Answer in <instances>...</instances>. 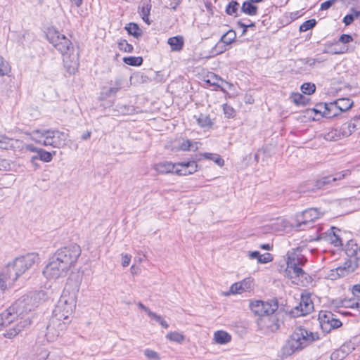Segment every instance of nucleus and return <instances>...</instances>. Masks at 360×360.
<instances>
[{
	"label": "nucleus",
	"instance_id": "nucleus-25",
	"mask_svg": "<svg viewBox=\"0 0 360 360\" xmlns=\"http://www.w3.org/2000/svg\"><path fill=\"white\" fill-rule=\"evenodd\" d=\"M168 44L170 46L172 51H179L183 49L184 41L181 36H176L170 37L167 41Z\"/></svg>",
	"mask_w": 360,
	"mask_h": 360
},
{
	"label": "nucleus",
	"instance_id": "nucleus-44",
	"mask_svg": "<svg viewBox=\"0 0 360 360\" xmlns=\"http://www.w3.org/2000/svg\"><path fill=\"white\" fill-rule=\"evenodd\" d=\"M186 166L187 162H178L176 164V167H180V168H176L174 170V173L181 176L190 174L189 173H188V167Z\"/></svg>",
	"mask_w": 360,
	"mask_h": 360
},
{
	"label": "nucleus",
	"instance_id": "nucleus-23",
	"mask_svg": "<svg viewBox=\"0 0 360 360\" xmlns=\"http://www.w3.org/2000/svg\"><path fill=\"white\" fill-rule=\"evenodd\" d=\"M316 184H317V180H316L315 181H306L298 187V188H297L298 192L300 193H306L314 192L316 190L323 188V187H321V186L319 187Z\"/></svg>",
	"mask_w": 360,
	"mask_h": 360
},
{
	"label": "nucleus",
	"instance_id": "nucleus-32",
	"mask_svg": "<svg viewBox=\"0 0 360 360\" xmlns=\"http://www.w3.org/2000/svg\"><path fill=\"white\" fill-rule=\"evenodd\" d=\"M257 6L248 1H244L241 6V11L248 15H255L257 13Z\"/></svg>",
	"mask_w": 360,
	"mask_h": 360
},
{
	"label": "nucleus",
	"instance_id": "nucleus-6",
	"mask_svg": "<svg viewBox=\"0 0 360 360\" xmlns=\"http://www.w3.org/2000/svg\"><path fill=\"white\" fill-rule=\"evenodd\" d=\"M307 261V258L297 251L288 252L285 275L290 278H298L302 282L305 280L308 283L307 278L311 277L302 269Z\"/></svg>",
	"mask_w": 360,
	"mask_h": 360
},
{
	"label": "nucleus",
	"instance_id": "nucleus-38",
	"mask_svg": "<svg viewBox=\"0 0 360 360\" xmlns=\"http://www.w3.org/2000/svg\"><path fill=\"white\" fill-rule=\"evenodd\" d=\"M292 101L297 105H305L309 99L300 93H292L291 94Z\"/></svg>",
	"mask_w": 360,
	"mask_h": 360
},
{
	"label": "nucleus",
	"instance_id": "nucleus-24",
	"mask_svg": "<svg viewBox=\"0 0 360 360\" xmlns=\"http://www.w3.org/2000/svg\"><path fill=\"white\" fill-rule=\"evenodd\" d=\"M64 67L70 75H72L77 70V61L75 58L70 59L71 55L63 56Z\"/></svg>",
	"mask_w": 360,
	"mask_h": 360
},
{
	"label": "nucleus",
	"instance_id": "nucleus-59",
	"mask_svg": "<svg viewBox=\"0 0 360 360\" xmlns=\"http://www.w3.org/2000/svg\"><path fill=\"white\" fill-rule=\"evenodd\" d=\"M338 0H327L321 4L320 10H328L329 9L335 2Z\"/></svg>",
	"mask_w": 360,
	"mask_h": 360
},
{
	"label": "nucleus",
	"instance_id": "nucleus-62",
	"mask_svg": "<svg viewBox=\"0 0 360 360\" xmlns=\"http://www.w3.org/2000/svg\"><path fill=\"white\" fill-rule=\"evenodd\" d=\"M354 16L352 14V13L350 12L349 13H348L347 15H346L344 17L342 22L345 23V25L346 26H348V25H351L354 22Z\"/></svg>",
	"mask_w": 360,
	"mask_h": 360
},
{
	"label": "nucleus",
	"instance_id": "nucleus-64",
	"mask_svg": "<svg viewBox=\"0 0 360 360\" xmlns=\"http://www.w3.org/2000/svg\"><path fill=\"white\" fill-rule=\"evenodd\" d=\"M261 256V254L259 251H252L249 252V257L252 259H256L257 262Z\"/></svg>",
	"mask_w": 360,
	"mask_h": 360
},
{
	"label": "nucleus",
	"instance_id": "nucleus-41",
	"mask_svg": "<svg viewBox=\"0 0 360 360\" xmlns=\"http://www.w3.org/2000/svg\"><path fill=\"white\" fill-rule=\"evenodd\" d=\"M203 156L206 159L212 160L220 167L223 166L224 164V160L218 154L205 153L203 154Z\"/></svg>",
	"mask_w": 360,
	"mask_h": 360
},
{
	"label": "nucleus",
	"instance_id": "nucleus-12",
	"mask_svg": "<svg viewBox=\"0 0 360 360\" xmlns=\"http://www.w3.org/2000/svg\"><path fill=\"white\" fill-rule=\"evenodd\" d=\"M330 311H321L319 314L320 326L323 332L329 333L342 326V322Z\"/></svg>",
	"mask_w": 360,
	"mask_h": 360
},
{
	"label": "nucleus",
	"instance_id": "nucleus-48",
	"mask_svg": "<svg viewBox=\"0 0 360 360\" xmlns=\"http://www.w3.org/2000/svg\"><path fill=\"white\" fill-rule=\"evenodd\" d=\"M223 111L227 118H233L236 115L235 110L227 103L223 105Z\"/></svg>",
	"mask_w": 360,
	"mask_h": 360
},
{
	"label": "nucleus",
	"instance_id": "nucleus-37",
	"mask_svg": "<svg viewBox=\"0 0 360 360\" xmlns=\"http://www.w3.org/2000/svg\"><path fill=\"white\" fill-rule=\"evenodd\" d=\"M206 83L209 84L210 86H214L217 88H220L221 90H223L222 86L219 83V82H221V83L226 82L224 80H223L221 77L217 76L215 74H212L209 79L205 80Z\"/></svg>",
	"mask_w": 360,
	"mask_h": 360
},
{
	"label": "nucleus",
	"instance_id": "nucleus-53",
	"mask_svg": "<svg viewBox=\"0 0 360 360\" xmlns=\"http://www.w3.org/2000/svg\"><path fill=\"white\" fill-rule=\"evenodd\" d=\"M239 284L241 285L243 292H245L252 288V280L250 278H248L239 282Z\"/></svg>",
	"mask_w": 360,
	"mask_h": 360
},
{
	"label": "nucleus",
	"instance_id": "nucleus-8",
	"mask_svg": "<svg viewBox=\"0 0 360 360\" xmlns=\"http://www.w3.org/2000/svg\"><path fill=\"white\" fill-rule=\"evenodd\" d=\"M46 39L62 56L71 55L74 52L71 41L54 28L48 30Z\"/></svg>",
	"mask_w": 360,
	"mask_h": 360
},
{
	"label": "nucleus",
	"instance_id": "nucleus-4",
	"mask_svg": "<svg viewBox=\"0 0 360 360\" xmlns=\"http://www.w3.org/2000/svg\"><path fill=\"white\" fill-rule=\"evenodd\" d=\"M319 339V335L317 333H312L302 326L297 327L283 346L281 356L288 357Z\"/></svg>",
	"mask_w": 360,
	"mask_h": 360
},
{
	"label": "nucleus",
	"instance_id": "nucleus-16",
	"mask_svg": "<svg viewBox=\"0 0 360 360\" xmlns=\"http://www.w3.org/2000/svg\"><path fill=\"white\" fill-rule=\"evenodd\" d=\"M351 174V171L349 169L343 170L339 172L335 173L333 175H328L321 177V179H317V186L319 187H326L329 185H331L333 182H335L337 181H340L347 177Z\"/></svg>",
	"mask_w": 360,
	"mask_h": 360
},
{
	"label": "nucleus",
	"instance_id": "nucleus-17",
	"mask_svg": "<svg viewBox=\"0 0 360 360\" xmlns=\"http://www.w3.org/2000/svg\"><path fill=\"white\" fill-rule=\"evenodd\" d=\"M354 349V344L352 342L344 343L339 349H335L330 355L331 360H342Z\"/></svg>",
	"mask_w": 360,
	"mask_h": 360
},
{
	"label": "nucleus",
	"instance_id": "nucleus-28",
	"mask_svg": "<svg viewBox=\"0 0 360 360\" xmlns=\"http://www.w3.org/2000/svg\"><path fill=\"white\" fill-rule=\"evenodd\" d=\"M194 117L196 119L198 125L202 128H211L213 125V122L207 115L200 113L199 116L195 115Z\"/></svg>",
	"mask_w": 360,
	"mask_h": 360
},
{
	"label": "nucleus",
	"instance_id": "nucleus-50",
	"mask_svg": "<svg viewBox=\"0 0 360 360\" xmlns=\"http://www.w3.org/2000/svg\"><path fill=\"white\" fill-rule=\"evenodd\" d=\"M227 50V45L219 40L213 48V53L215 54L222 53Z\"/></svg>",
	"mask_w": 360,
	"mask_h": 360
},
{
	"label": "nucleus",
	"instance_id": "nucleus-7",
	"mask_svg": "<svg viewBox=\"0 0 360 360\" xmlns=\"http://www.w3.org/2000/svg\"><path fill=\"white\" fill-rule=\"evenodd\" d=\"M3 318L8 322L6 323L4 321L3 329L5 330L4 336L9 339L15 337L32 323L30 316L24 319L22 316L18 317L16 314H11L6 310L3 311Z\"/></svg>",
	"mask_w": 360,
	"mask_h": 360
},
{
	"label": "nucleus",
	"instance_id": "nucleus-1",
	"mask_svg": "<svg viewBox=\"0 0 360 360\" xmlns=\"http://www.w3.org/2000/svg\"><path fill=\"white\" fill-rule=\"evenodd\" d=\"M80 254V247L77 244L58 250L50 258L43 274L49 279L65 276L69 269L75 265Z\"/></svg>",
	"mask_w": 360,
	"mask_h": 360
},
{
	"label": "nucleus",
	"instance_id": "nucleus-27",
	"mask_svg": "<svg viewBox=\"0 0 360 360\" xmlns=\"http://www.w3.org/2000/svg\"><path fill=\"white\" fill-rule=\"evenodd\" d=\"M124 29L127 31L129 35L133 36L134 38L139 39L142 34L143 32L139 27V25L135 22H129L127 24Z\"/></svg>",
	"mask_w": 360,
	"mask_h": 360
},
{
	"label": "nucleus",
	"instance_id": "nucleus-5",
	"mask_svg": "<svg viewBox=\"0 0 360 360\" xmlns=\"http://www.w3.org/2000/svg\"><path fill=\"white\" fill-rule=\"evenodd\" d=\"M48 298L47 293L44 290H39L25 295L17 300L6 311L16 314L17 316H22L26 319V315L37 307L41 302ZM28 316H27V318Z\"/></svg>",
	"mask_w": 360,
	"mask_h": 360
},
{
	"label": "nucleus",
	"instance_id": "nucleus-60",
	"mask_svg": "<svg viewBox=\"0 0 360 360\" xmlns=\"http://www.w3.org/2000/svg\"><path fill=\"white\" fill-rule=\"evenodd\" d=\"M343 305H345V307H352V308H360V299L358 300L357 301H352V300H349V301H345L343 302Z\"/></svg>",
	"mask_w": 360,
	"mask_h": 360
},
{
	"label": "nucleus",
	"instance_id": "nucleus-29",
	"mask_svg": "<svg viewBox=\"0 0 360 360\" xmlns=\"http://www.w3.org/2000/svg\"><path fill=\"white\" fill-rule=\"evenodd\" d=\"M214 340L218 344L224 345L231 341V336L224 330H218L214 333Z\"/></svg>",
	"mask_w": 360,
	"mask_h": 360
},
{
	"label": "nucleus",
	"instance_id": "nucleus-45",
	"mask_svg": "<svg viewBox=\"0 0 360 360\" xmlns=\"http://www.w3.org/2000/svg\"><path fill=\"white\" fill-rule=\"evenodd\" d=\"M197 144H198V143H196V142L192 143L189 140L183 141V142L179 144L178 149L180 150H184V151L188 150L191 148H195V149H197L198 148Z\"/></svg>",
	"mask_w": 360,
	"mask_h": 360
},
{
	"label": "nucleus",
	"instance_id": "nucleus-51",
	"mask_svg": "<svg viewBox=\"0 0 360 360\" xmlns=\"http://www.w3.org/2000/svg\"><path fill=\"white\" fill-rule=\"evenodd\" d=\"M120 90L117 87L110 86L108 89L103 88L102 94L105 97H110L115 95Z\"/></svg>",
	"mask_w": 360,
	"mask_h": 360
},
{
	"label": "nucleus",
	"instance_id": "nucleus-46",
	"mask_svg": "<svg viewBox=\"0 0 360 360\" xmlns=\"http://www.w3.org/2000/svg\"><path fill=\"white\" fill-rule=\"evenodd\" d=\"M118 48L120 51L127 53H131L134 51L133 46L129 44L125 39L121 40L118 42Z\"/></svg>",
	"mask_w": 360,
	"mask_h": 360
},
{
	"label": "nucleus",
	"instance_id": "nucleus-34",
	"mask_svg": "<svg viewBox=\"0 0 360 360\" xmlns=\"http://www.w3.org/2000/svg\"><path fill=\"white\" fill-rule=\"evenodd\" d=\"M143 58L142 57H136V56H128L123 58V62L131 66H140L143 63Z\"/></svg>",
	"mask_w": 360,
	"mask_h": 360
},
{
	"label": "nucleus",
	"instance_id": "nucleus-39",
	"mask_svg": "<svg viewBox=\"0 0 360 360\" xmlns=\"http://www.w3.org/2000/svg\"><path fill=\"white\" fill-rule=\"evenodd\" d=\"M238 8L239 4L236 1L232 0L226 7V13L229 15H234L235 16H237Z\"/></svg>",
	"mask_w": 360,
	"mask_h": 360
},
{
	"label": "nucleus",
	"instance_id": "nucleus-21",
	"mask_svg": "<svg viewBox=\"0 0 360 360\" xmlns=\"http://www.w3.org/2000/svg\"><path fill=\"white\" fill-rule=\"evenodd\" d=\"M176 167V164H173L171 162H162L155 164L154 169L159 173L167 174V173H174V169Z\"/></svg>",
	"mask_w": 360,
	"mask_h": 360
},
{
	"label": "nucleus",
	"instance_id": "nucleus-15",
	"mask_svg": "<svg viewBox=\"0 0 360 360\" xmlns=\"http://www.w3.org/2000/svg\"><path fill=\"white\" fill-rule=\"evenodd\" d=\"M26 149L36 153L31 158V162L33 163L37 160L44 162H49L52 160L53 156L56 155V151H53L52 153L48 152L43 148L35 147L32 144L27 145Z\"/></svg>",
	"mask_w": 360,
	"mask_h": 360
},
{
	"label": "nucleus",
	"instance_id": "nucleus-54",
	"mask_svg": "<svg viewBox=\"0 0 360 360\" xmlns=\"http://www.w3.org/2000/svg\"><path fill=\"white\" fill-rule=\"evenodd\" d=\"M144 354L148 359L150 360H158L160 358L159 354L156 352L150 349H146L144 351Z\"/></svg>",
	"mask_w": 360,
	"mask_h": 360
},
{
	"label": "nucleus",
	"instance_id": "nucleus-20",
	"mask_svg": "<svg viewBox=\"0 0 360 360\" xmlns=\"http://www.w3.org/2000/svg\"><path fill=\"white\" fill-rule=\"evenodd\" d=\"M346 254L349 257H353L354 259V262L359 264L360 261V245L350 240L347 244Z\"/></svg>",
	"mask_w": 360,
	"mask_h": 360
},
{
	"label": "nucleus",
	"instance_id": "nucleus-36",
	"mask_svg": "<svg viewBox=\"0 0 360 360\" xmlns=\"http://www.w3.org/2000/svg\"><path fill=\"white\" fill-rule=\"evenodd\" d=\"M46 136V130H35L32 133V139L44 146V139Z\"/></svg>",
	"mask_w": 360,
	"mask_h": 360
},
{
	"label": "nucleus",
	"instance_id": "nucleus-58",
	"mask_svg": "<svg viewBox=\"0 0 360 360\" xmlns=\"http://www.w3.org/2000/svg\"><path fill=\"white\" fill-rule=\"evenodd\" d=\"M230 292L232 294H240V293L243 292L241 289V285L239 284V282L235 283L231 286Z\"/></svg>",
	"mask_w": 360,
	"mask_h": 360
},
{
	"label": "nucleus",
	"instance_id": "nucleus-31",
	"mask_svg": "<svg viewBox=\"0 0 360 360\" xmlns=\"http://www.w3.org/2000/svg\"><path fill=\"white\" fill-rule=\"evenodd\" d=\"M356 129H357V124L350 120V122H346L342 125L340 131L342 136L347 137L349 136Z\"/></svg>",
	"mask_w": 360,
	"mask_h": 360
},
{
	"label": "nucleus",
	"instance_id": "nucleus-30",
	"mask_svg": "<svg viewBox=\"0 0 360 360\" xmlns=\"http://www.w3.org/2000/svg\"><path fill=\"white\" fill-rule=\"evenodd\" d=\"M18 143V140L10 139L6 136L0 135V148L9 150L15 148V144Z\"/></svg>",
	"mask_w": 360,
	"mask_h": 360
},
{
	"label": "nucleus",
	"instance_id": "nucleus-42",
	"mask_svg": "<svg viewBox=\"0 0 360 360\" xmlns=\"http://www.w3.org/2000/svg\"><path fill=\"white\" fill-rule=\"evenodd\" d=\"M316 25V21L315 19H309L304 21L299 28L300 32H307L311 29H312Z\"/></svg>",
	"mask_w": 360,
	"mask_h": 360
},
{
	"label": "nucleus",
	"instance_id": "nucleus-40",
	"mask_svg": "<svg viewBox=\"0 0 360 360\" xmlns=\"http://www.w3.org/2000/svg\"><path fill=\"white\" fill-rule=\"evenodd\" d=\"M166 338L170 341L175 342L177 343H181L184 340V335L179 332H170L169 333Z\"/></svg>",
	"mask_w": 360,
	"mask_h": 360
},
{
	"label": "nucleus",
	"instance_id": "nucleus-43",
	"mask_svg": "<svg viewBox=\"0 0 360 360\" xmlns=\"http://www.w3.org/2000/svg\"><path fill=\"white\" fill-rule=\"evenodd\" d=\"M301 91L304 94L311 95L316 91V86L313 83L307 82L301 86Z\"/></svg>",
	"mask_w": 360,
	"mask_h": 360
},
{
	"label": "nucleus",
	"instance_id": "nucleus-19",
	"mask_svg": "<svg viewBox=\"0 0 360 360\" xmlns=\"http://www.w3.org/2000/svg\"><path fill=\"white\" fill-rule=\"evenodd\" d=\"M318 106L320 108H323V117L326 118H333L339 115L340 112L338 109L335 101L328 103H319Z\"/></svg>",
	"mask_w": 360,
	"mask_h": 360
},
{
	"label": "nucleus",
	"instance_id": "nucleus-14",
	"mask_svg": "<svg viewBox=\"0 0 360 360\" xmlns=\"http://www.w3.org/2000/svg\"><path fill=\"white\" fill-rule=\"evenodd\" d=\"M313 309L314 304L311 297L307 295H302L299 305L292 309L291 314L293 316H305L312 311Z\"/></svg>",
	"mask_w": 360,
	"mask_h": 360
},
{
	"label": "nucleus",
	"instance_id": "nucleus-22",
	"mask_svg": "<svg viewBox=\"0 0 360 360\" xmlns=\"http://www.w3.org/2000/svg\"><path fill=\"white\" fill-rule=\"evenodd\" d=\"M151 7L152 6L150 2H143L139 6V13L141 16L142 20L148 25L151 24V21L148 18L150 13Z\"/></svg>",
	"mask_w": 360,
	"mask_h": 360
},
{
	"label": "nucleus",
	"instance_id": "nucleus-55",
	"mask_svg": "<svg viewBox=\"0 0 360 360\" xmlns=\"http://www.w3.org/2000/svg\"><path fill=\"white\" fill-rule=\"evenodd\" d=\"M188 173L193 174L197 171L198 165L195 160L187 161Z\"/></svg>",
	"mask_w": 360,
	"mask_h": 360
},
{
	"label": "nucleus",
	"instance_id": "nucleus-2",
	"mask_svg": "<svg viewBox=\"0 0 360 360\" xmlns=\"http://www.w3.org/2000/svg\"><path fill=\"white\" fill-rule=\"evenodd\" d=\"M79 284L77 282L71 288L70 281L67 283L62 295L58 301L55 309L53 311V316L47 326L48 333H50L54 328L56 320L66 321L68 320L75 307L77 302V293L79 291ZM66 322H63L65 324Z\"/></svg>",
	"mask_w": 360,
	"mask_h": 360
},
{
	"label": "nucleus",
	"instance_id": "nucleus-49",
	"mask_svg": "<svg viewBox=\"0 0 360 360\" xmlns=\"http://www.w3.org/2000/svg\"><path fill=\"white\" fill-rule=\"evenodd\" d=\"M344 268L347 269V271L350 273L354 272L359 266V264L357 262H353L352 259H347L345 262L342 265Z\"/></svg>",
	"mask_w": 360,
	"mask_h": 360
},
{
	"label": "nucleus",
	"instance_id": "nucleus-47",
	"mask_svg": "<svg viewBox=\"0 0 360 360\" xmlns=\"http://www.w3.org/2000/svg\"><path fill=\"white\" fill-rule=\"evenodd\" d=\"M237 25L240 28H243L242 35H245L246 34L248 28H251L252 30H255V27H256V25H255V22H250L249 24H246V23L243 22H242L241 20H238L237 22Z\"/></svg>",
	"mask_w": 360,
	"mask_h": 360
},
{
	"label": "nucleus",
	"instance_id": "nucleus-57",
	"mask_svg": "<svg viewBox=\"0 0 360 360\" xmlns=\"http://www.w3.org/2000/svg\"><path fill=\"white\" fill-rule=\"evenodd\" d=\"M352 41H353L352 36L350 34H342L340 37V39H339V41L344 44H349V43L352 42Z\"/></svg>",
	"mask_w": 360,
	"mask_h": 360
},
{
	"label": "nucleus",
	"instance_id": "nucleus-33",
	"mask_svg": "<svg viewBox=\"0 0 360 360\" xmlns=\"http://www.w3.org/2000/svg\"><path fill=\"white\" fill-rule=\"evenodd\" d=\"M236 38V32L233 30H230L221 36L220 41L229 46L235 41Z\"/></svg>",
	"mask_w": 360,
	"mask_h": 360
},
{
	"label": "nucleus",
	"instance_id": "nucleus-35",
	"mask_svg": "<svg viewBox=\"0 0 360 360\" xmlns=\"http://www.w3.org/2000/svg\"><path fill=\"white\" fill-rule=\"evenodd\" d=\"M331 271V279H337L340 277H344L347 276L350 273L349 271H347V269L346 268H344L343 266H340L337 267L335 269L332 270Z\"/></svg>",
	"mask_w": 360,
	"mask_h": 360
},
{
	"label": "nucleus",
	"instance_id": "nucleus-11",
	"mask_svg": "<svg viewBox=\"0 0 360 360\" xmlns=\"http://www.w3.org/2000/svg\"><path fill=\"white\" fill-rule=\"evenodd\" d=\"M251 311L260 317L266 316L268 314H274L278 309V301L276 299L270 300L267 302L262 300H255L250 304Z\"/></svg>",
	"mask_w": 360,
	"mask_h": 360
},
{
	"label": "nucleus",
	"instance_id": "nucleus-52",
	"mask_svg": "<svg viewBox=\"0 0 360 360\" xmlns=\"http://www.w3.org/2000/svg\"><path fill=\"white\" fill-rule=\"evenodd\" d=\"M9 70L8 64L4 60L2 57H0V77H3L8 73Z\"/></svg>",
	"mask_w": 360,
	"mask_h": 360
},
{
	"label": "nucleus",
	"instance_id": "nucleus-63",
	"mask_svg": "<svg viewBox=\"0 0 360 360\" xmlns=\"http://www.w3.org/2000/svg\"><path fill=\"white\" fill-rule=\"evenodd\" d=\"M131 256L129 255H122V265L123 266H127L131 261Z\"/></svg>",
	"mask_w": 360,
	"mask_h": 360
},
{
	"label": "nucleus",
	"instance_id": "nucleus-18",
	"mask_svg": "<svg viewBox=\"0 0 360 360\" xmlns=\"http://www.w3.org/2000/svg\"><path fill=\"white\" fill-rule=\"evenodd\" d=\"M339 231V229L335 226H332L326 232L321 233L319 238V240H328L335 247L342 246V240L340 237L337 234V231Z\"/></svg>",
	"mask_w": 360,
	"mask_h": 360
},
{
	"label": "nucleus",
	"instance_id": "nucleus-56",
	"mask_svg": "<svg viewBox=\"0 0 360 360\" xmlns=\"http://www.w3.org/2000/svg\"><path fill=\"white\" fill-rule=\"evenodd\" d=\"M273 260V256L270 253L261 255L258 262L260 264H266Z\"/></svg>",
	"mask_w": 360,
	"mask_h": 360
},
{
	"label": "nucleus",
	"instance_id": "nucleus-9",
	"mask_svg": "<svg viewBox=\"0 0 360 360\" xmlns=\"http://www.w3.org/2000/svg\"><path fill=\"white\" fill-rule=\"evenodd\" d=\"M283 316V314L281 312H274L259 318L257 320L259 330L265 335L276 332L283 323L281 320Z\"/></svg>",
	"mask_w": 360,
	"mask_h": 360
},
{
	"label": "nucleus",
	"instance_id": "nucleus-10",
	"mask_svg": "<svg viewBox=\"0 0 360 360\" xmlns=\"http://www.w3.org/2000/svg\"><path fill=\"white\" fill-rule=\"evenodd\" d=\"M322 214L316 208H309L296 215L295 226L300 230L311 227V224Z\"/></svg>",
	"mask_w": 360,
	"mask_h": 360
},
{
	"label": "nucleus",
	"instance_id": "nucleus-61",
	"mask_svg": "<svg viewBox=\"0 0 360 360\" xmlns=\"http://www.w3.org/2000/svg\"><path fill=\"white\" fill-rule=\"evenodd\" d=\"M153 319L159 323L165 328H167L169 327L168 323L162 318L161 316L157 314H155V316L153 317Z\"/></svg>",
	"mask_w": 360,
	"mask_h": 360
},
{
	"label": "nucleus",
	"instance_id": "nucleus-26",
	"mask_svg": "<svg viewBox=\"0 0 360 360\" xmlns=\"http://www.w3.org/2000/svg\"><path fill=\"white\" fill-rule=\"evenodd\" d=\"M340 113L349 110L354 104L353 101L349 98H342L335 101Z\"/></svg>",
	"mask_w": 360,
	"mask_h": 360
},
{
	"label": "nucleus",
	"instance_id": "nucleus-13",
	"mask_svg": "<svg viewBox=\"0 0 360 360\" xmlns=\"http://www.w3.org/2000/svg\"><path fill=\"white\" fill-rule=\"evenodd\" d=\"M68 134L58 130H46V136L43 139L44 146L60 148L66 144Z\"/></svg>",
	"mask_w": 360,
	"mask_h": 360
},
{
	"label": "nucleus",
	"instance_id": "nucleus-3",
	"mask_svg": "<svg viewBox=\"0 0 360 360\" xmlns=\"http://www.w3.org/2000/svg\"><path fill=\"white\" fill-rule=\"evenodd\" d=\"M39 259L36 253H28L9 262L0 273V289L4 291Z\"/></svg>",
	"mask_w": 360,
	"mask_h": 360
}]
</instances>
